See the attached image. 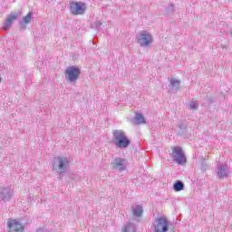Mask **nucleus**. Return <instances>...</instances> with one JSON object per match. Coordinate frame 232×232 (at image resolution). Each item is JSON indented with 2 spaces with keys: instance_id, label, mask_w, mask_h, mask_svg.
I'll return each instance as SVG.
<instances>
[{
  "instance_id": "4468645a",
  "label": "nucleus",
  "mask_w": 232,
  "mask_h": 232,
  "mask_svg": "<svg viewBox=\"0 0 232 232\" xmlns=\"http://www.w3.org/2000/svg\"><path fill=\"white\" fill-rule=\"evenodd\" d=\"M121 232H136L135 226L131 223H127L122 228Z\"/></svg>"
},
{
  "instance_id": "20e7f679",
  "label": "nucleus",
  "mask_w": 232,
  "mask_h": 232,
  "mask_svg": "<svg viewBox=\"0 0 232 232\" xmlns=\"http://www.w3.org/2000/svg\"><path fill=\"white\" fill-rule=\"evenodd\" d=\"M69 8L72 15H82L86 12V5L82 2H71Z\"/></svg>"
},
{
  "instance_id": "9b49d317",
  "label": "nucleus",
  "mask_w": 232,
  "mask_h": 232,
  "mask_svg": "<svg viewBox=\"0 0 232 232\" xmlns=\"http://www.w3.org/2000/svg\"><path fill=\"white\" fill-rule=\"evenodd\" d=\"M32 21V13H28L23 20L20 21V30H24L29 24V23Z\"/></svg>"
},
{
  "instance_id": "a211bd4d",
  "label": "nucleus",
  "mask_w": 232,
  "mask_h": 232,
  "mask_svg": "<svg viewBox=\"0 0 232 232\" xmlns=\"http://www.w3.org/2000/svg\"><path fill=\"white\" fill-rule=\"evenodd\" d=\"M189 108H191V110H197V108H198V102H192L189 103Z\"/></svg>"
},
{
  "instance_id": "f03ea898",
  "label": "nucleus",
  "mask_w": 232,
  "mask_h": 232,
  "mask_svg": "<svg viewBox=\"0 0 232 232\" xmlns=\"http://www.w3.org/2000/svg\"><path fill=\"white\" fill-rule=\"evenodd\" d=\"M170 157L176 164L182 165L187 162L186 154H184V150L180 147H171Z\"/></svg>"
},
{
  "instance_id": "f257e3e1",
  "label": "nucleus",
  "mask_w": 232,
  "mask_h": 232,
  "mask_svg": "<svg viewBox=\"0 0 232 232\" xmlns=\"http://www.w3.org/2000/svg\"><path fill=\"white\" fill-rule=\"evenodd\" d=\"M136 39L141 48H150L153 44V36L148 31L140 32Z\"/></svg>"
},
{
  "instance_id": "4be33fe9",
  "label": "nucleus",
  "mask_w": 232,
  "mask_h": 232,
  "mask_svg": "<svg viewBox=\"0 0 232 232\" xmlns=\"http://www.w3.org/2000/svg\"><path fill=\"white\" fill-rule=\"evenodd\" d=\"M2 79H3V78H2L1 75H0V82H1Z\"/></svg>"
},
{
  "instance_id": "7ed1b4c3",
  "label": "nucleus",
  "mask_w": 232,
  "mask_h": 232,
  "mask_svg": "<svg viewBox=\"0 0 232 232\" xmlns=\"http://www.w3.org/2000/svg\"><path fill=\"white\" fill-rule=\"evenodd\" d=\"M113 137L115 139V144L118 148H128L130 146V139L126 136L122 130H115L113 132Z\"/></svg>"
},
{
  "instance_id": "9d476101",
  "label": "nucleus",
  "mask_w": 232,
  "mask_h": 232,
  "mask_svg": "<svg viewBox=\"0 0 232 232\" xmlns=\"http://www.w3.org/2000/svg\"><path fill=\"white\" fill-rule=\"evenodd\" d=\"M17 17H19V14L17 13L10 14L3 25L4 30H8V28H10L12 24H14V21H15Z\"/></svg>"
},
{
  "instance_id": "0eeeda50",
  "label": "nucleus",
  "mask_w": 232,
  "mask_h": 232,
  "mask_svg": "<svg viewBox=\"0 0 232 232\" xmlns=\"http://www.w3.org/2000/svg\"><path fill=\"white\" fill-rule=\"evenodd\" d=\"M8 232H24V225L17 219H9L7 221Z\"/></svg>"
},
{
  "instance_id": "6e6552de",
  "label": "nucleus",
  "mask_w": 232,
  "mask_h": 232,
  "mask_svg": "<svg viewBox=\"0 0 232 232\" xmlns=\"http://www.w3.org/2000/svg\"><path fill=\"white\" fill-rule=\"evenodd\" d=\"M53 166H56V168L60 169V173H64V171H66V168L70 166V161H68V159L64 157H58L54 161Z\"/></svg>"
},
{
  "instance_id": "2eb2a0df",
  "label": "nucleus",
  "mask_w": 232,
  "mask_h": 232,
  "mask_svg": "<svg viewBox=\"0 0 232 232\" xmlns=\"http://www.w3.org/2000/svg\"><path fill=\"white\" fill-rule=\"evenodd\" d=\"M136 124H146V120L141 114L137 113L135 117Z\"/></svg>"
},
{
  "instance_id": "ddd939ff",
  "label": "nucleus",
  "mask_w": 232,
  "mask_h": 232,
  "mask_svg": "<svg viewBox=\"0 0 232 232\" xmlns=\"http://www.w3.org/2000/svg\"><path fill=\"white\" fill-rule=\"evenodd\" d=\"M142 213L144 210L142 209V206L137 205L135 208L132 210V214L134 217H142Z\"/></svg>"
},
{
  "instance_id": "39448f33",
  "label": "nucleus",
  "mask_w": 232,
  "mask_h": 232,
  "mask_svg": "<svg viewBox=\"0 0 232 232\" xmlns=\"http://www.w3.org/2000/svg\"><path fill=\"white\" fill-rule=\"evenodd\" d=\"M65 79L70 82H75L81 75V69L75 66H70L65 70Z\"/></svg>"
},
{
  "instance_id": "aec40b11",
  "label": "nucleus",
  "mask_w": 232,
  "mask_h": 232,
  "mask_svg": "<svg viewBox=\"0 0 232 232\" xmlns=\"http://www.w3.org/2000/svg\"><path fill=\"white\" fill-rule=\"evenodd\" d=\"M170 84L171 86H177V84H180V82L179 80L171 79Z\"/></svg>"
},
{
  "instance_id": "f3484780",
  "label": "nucleus",
  "mask_w": 232,
  "mask_h": 232,
  "mask_svg": "<svg viewBox=\"0 0 232 232\" xmlns=\"http://www.w3.org/2000/svg\"><path fill=\"white\" fill-rule=\"evenodd\" d=\"M218 177H227V169L226 168L221 167L218 170Z\"/></svg>"
},
{
  "instance_id": "f8f14e48",
  "label": "nucleus",
  "mask_w": 232,
  "mask_h": 232,
  "mask_svg": "<svg viewBox=\"0 0 232 232\" xmlns=\"http://www.w3.org/2000/svg\"><path fill=\"white\" fill-rule=\"evenodd\" d=\"M0 198L2 200H8L10 198V192L5 187H0Z\"/></svg>"
},
{
  "instance_id": "412c9836",
  "label": "nucleus",
  "mask_w": 232,
  "mask_h": 232,
  "mask_svg": "<svg viewBox=\"0 0 232 232\" xmlns=\"http://www.w3.org/2000/svg\"><path fill=\"white\" fill-rule=\"evenodd\" d=\"M102 23L101 22H98V23H96V26H97V28H99L100 26H102Z\"/></svg>"
},
{
  "instance_id": "1a4fd4ad",
  "label": "nucleus",
  "mask_w": 232,
  "mask_h": 232,
  "mask_svg": "<svg viewBox=\"0 0 232 232\" xmlns=\"http://www.w3.org/2000/svg\"><path fill=\"white\" fill-rule=\"evenodd\" d=\"M126 168V162L124 160L121 158H116L114 162L112 163V169H119L120 171H123Z\"/></svg>"
},
{
  "instance_id": "423d86ee",
  "label": "nucleus",
  "mask_w": 232,
  "mask_h": 232,
  "mask_svg": "<svg viewBox=\"0 0 232 232\" xmlns=\"http://www.w3.org/2000/svg\"><path fill=\"white\" fill-rule=\"evenodd\" d=\"M169 229V221L164 217H160L154 224V232H167Z\"/></svg>"
},
{
  "instance_id": "6ab92c4d",
  "label": "nucleus",
  "mask_w": 232,
  "mask_h": 232,
  "mask_svg": "<svg viewBox=\"0 0 232 232\" xmlns=\"http://www.w3.org/2000/svg\"><path fill=\"white\" fill-rule=\"evenodd\" d=\"M171 12H175V5L173 4H170L169 8H167V14H171Z\"/></svg>"
},
{
  "instance_id": "dca6fc26",
  "label": "nucleus",
  "mask_w": 232,
  "mask_h": 232,
  "mask_svg": "<svg viewBox=\"0 0 232 232\" xmlns=\"http://www.w3.org/2000/svg\"><path fill=\"white\" fill-rule=\"evenodd\" d=\"M174 189L175 191H182L184 189V183L182 181H176L174 183Z\"/></svg>"
}]
</instances>
